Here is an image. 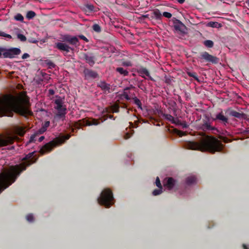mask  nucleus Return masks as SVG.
<instances>
[{
    "label": "nucleus",
    "mask_w": 249,
    "mask_h": 249,
    "mask_svg": "<svg viewBox=\"0 0 249 249\" xmlns=\"http://www.w3.org/2000/svg\"><path fill=\"white\" fill-rule=\"evenodd\" d=\"M14 112L25 116L31 114L25 94L20 93L17 96L6 95L0 98V117H11Z\"/></svg>",
    "instance_id": "nucleus-1"
},
{
    "label": "nucleus",
    "mask_w": 249,
    "mask_h": 249,
    "mask_svg": "<svg viewBox=\"0 0 249 249\" xmlns=\"http://www.w3.org/2000/svg\"><path fill=\"white\" fill-rule=\"evenodd\" d=\"M34 152L29 153L23 158V162L19 165L11 166L7 171L0 173V193L15 181L20 172L36 161V159L34 158Z\"/></svg>",
    "instance_id": "nucleus-2"
},
{
    "label": "nucleus",
    "mask_w": 249,
    "mask_h": 249,
    "mask_svg": "<svg viewBox=\"0 0 249 249\" xmlns=\"http://www.w3.org/2000/svg\"><path fill=\"white\" fill-rule=\"evenodd\" d=\"M189 149L198 150L202 152H209L213 154L216 152H221L223 145L217 138L207 136L199 142H189L187 144Z\"/></svg>",
    "instance_id": "nucleus-3"
},
{
    "label": "nucleus",
    "mask_w": 249,
    "mask_h": 249,
    "mask_svg": "<svg viewBox=\"0 0 249 249\" xmlns=\"http://www.w3.org/2000/svg\"><path fill=\"white\" fill-rule=\"evenodd\" d=\"M98 203L106 208H110L114 204L113 194L109 189H105L98 198Z\"/></svg>",
    "instance_id": "nucleus-4"
},
{
    "label": "nucleus",
    "mask_w": 249,
    "mask_h": 249,
    "mask_svg": "<svg viewBox=\"0 0 249 249\" xmlns=\"http://www.w3.org/2000/svg\"><path fill=\"white\" fill-rule=\"evenodd\" d=\"M70 138V135L67 134L65 136L58 137L57 139L50 142L42 147L40 150V153L43 155L50 152L53 147L63 143L66 140H69Z\"/></svg>",
    "instance_id": "nucleus-5"
},
{
    "label": "nucleus",
    "mask_w": 249,
    "mask_h": 249,
    "mask_svg": "<svg viewBox=\"0 0 249 249\" xmlns=\"http://www.w3.org/2000/svg\"><path fill=\"white\" fill-rule=\"evenodd\" d=\"M54 103L55 104L54 108L57 111V116L60 118L64 117L66 114V107L64 105L63 100L59 97L54 100Z\"/></svg>",
    "instance_id": "nucleus-6"
},
{
    "label": "nucleus",
    "mask_w": 249,
    "mask_h": 249,
    "mask_svg": "<svg viewBox=\"0 0 249 249\" xmlns=\"http://www.w3.org/2000/svg\"><path fill=\"white\" fill-rule=\"evenodd\" d=\"M62 40L64 42H67L70 44L77 47L79 45V40L76 36H71V35H63Z\"/></svg>",
    "instance_id": "nucleus-7"
},
{
    "label": "nucleus",
    "mask_w": 249,
    "mask_h": 249,
    "mask_svg": "<svg viewBox=\"0 0 249 249\" xmlns=\"http://www.w3.org/2000/svg\"><path fill=\"white\" fill-rule=\"evenodd\" d=\"M100 123V120H96L94 119H85L82 121H79L78 124H76V127H80L85 125H97Z\"/></svg>",
    "instance_id": "nucleus-8"
},
{
    "label": "nucleus",
    "mask_w": 249,
    "mask_h": 249,
    "mask_svg": "<svg viewBox=\"0 0 249 249\" xmlns=\"http://www.w3.org/2000/svg\"><path fill=\"white\" fill-rule=\"evenodd\" d=\"M49 125L50 122H45L42 128L31 136L28 143H30L35 141L36 140V137H39L40 135L43 133L46 130L47 128L49 126Z\"/></svg>",
    "instance_id": "nucleus-9"
},
{
    "label": "nucleus",
    "mask_w": 249,
    "mask_h": 249,
    "mask_svg": "<svg viewBox=\"0 0 249 249\" xmlns=\"http://www.w3.org/2000/svg\"><path fill=\"white\" fill-rule=\"evenodd\" d=\"M20 53H21V51L19 49L12 48L4 53L3 55H4L5 57L14 58L16 55L19 54Z\"/></svg>",
    "instance_id": "nucleus-10"
},
{
    "label": "nucleus",
    "mask_w": 249,
    "mask_h": 249,
    "mask_svg": "<svg viewBox=\"0 0 249 249\" xmlns=\"http://www.w3.org/2000/svg\"><path fill=\"white\" fill-rule=\"evenodd\" d=\"M201 56L202 58L206 60L208 62L213 63H217L218 62V59L217 57L210 54L207 52L202 53Z\"/></svg>",
    "instance_id": "nucleus-11"
},
{
    "label": "nucleus",
    "mask_w": 249,
    "mask_h": 249,
    "mask_svg": "<svg viewBox=\"0 0 249 249\" xmlns=\"http://www.w3.org/2000/svg\"><path fill=\"white\" fill-rule=\"evenodd\" d=\"M55 47L59 51L61 52H65L66 53H69L70 50H72V49L69 45L65 43L62 42L55 43Z\"/></svg>",
    "instance_id": "nucleus-12"
},
{
    "label": "nucleus",
    "mask_w": 249,
    "mask_h": 249,
    "mask_svg": "<svg viewBox=\"0 0 249 249\" xmlns=\"http://www.w3.org/2000/svg\"><path fill=\"white\" fill-rule=\"evenodd\" d=\"M175 184V180L172 178H165L163 181L164 186L168 189L173 188Z\"/></svg>",
    "instance_id": "nucleus-13"
},
{
    "label": "nucleus",
    "mask_w": 249,
    "mask_h": 249,
    "mask_svg": "<svg viewBox=\"0 0 249 249\" xmlns=\"http://www.w3.org/2000/svg\"><path fill=\"white\" fill-rule=\"evenodd\" d=\"M219 120L221 121L222 122L225 123H227L228 122V118H226L223 114V112H221L218 114H217L215 118L212 119V120L213 121H215L216 120Z\"/></svg>",
    "instance_id": "nucleus-14"
},
{
    "label": "nucleus",
    "mask_w": 249,
    "mask_h": 249,
    "mask_svg": "<svg viewBox=\"0 0 249 249\" xmlns=\"http://www.w3.org/2000/svg\"><path fill=\"white\" fill-rule=\"evenodd\" d=\"M202 128L203 130H214L216 129L215 127L212 126L211 125V123L209 121H205L204 122V123L202 124Z\"/></svg>",
    "instance_id": "nucleus-15"
},
{
    "label": "nucleus",
    "mask_w": 249,
    "mask_h": 249,
    "mask_svg": "<svg viewBox=\"0 0 249 249\" xmlns=\"http://www.w3.org/2000/svg\"><path fill=\"white\" fill-rule=\"evenodd\" d=\"M196 182L197 178L194 176H190L186 179V183L188 185L196 183Z\"/></svg>",
    "instance_id": "nucleus-16"
},
{
    "label": "nucleus",
    "mask_w": 249,
    "mask_h": 249,
    "mask_svg": "<svg viewBox=\"0 0 249 249\" xmlns=\"http://www.w3.org/2000/svg\"><path fill=\"white\" fill-rule=\"evenodd\" d=\"M99 87L105 92L109 91L110 89V85L107 84L104 82H101L99 84Z\"/></svg>",
    "instance_id": "nucleus-17"
},
{
    "label": "nucleus",
    "mask_w": 249,
    "mask_h": 249,
    "mask_svg": "<svg viewBox=\"0 0 249 249\" xmlns=\"http://www.w3.org/2000/svg\"><path fill=\"white\" fill-rule=\"evenodd\" d=\"M207 26L213 28H219L222 26L221 24L218 22L210 21L207 24Z\"/></svg>",
    "instance_id": "nucleus-18"
},
{
    "label": "nucleus",
    "mask_w": 249,
    "mask_h": 249,
    "mask_svg": "<svg viewBox=\"0 0 249 249\" xmlns=\"http://www.w3.org/2000/svg\"><path fill=\"white\" fill-rule=\"evenodd\" d=\"M116 71L118 72L120 74L123 76H127L128 75V71L122 68H117L116 69Z\"/></svg>",
    "instance_id": "nucleus-19"
},
{
    "label": "nucleus",
    "mask_w": 249,
    "mask_h": 249,
    "mask_svg": "<svg viewBox=\"0 0 249 249\" xmlns=\"http://www.w3.org/2000/svg\"><path fill=\"white\" fill-rule=\"evenodd\" d=\"M139 73L141 74H145L147 76H148L149 79L151 80H153L152 78L150 76L149 71L145 69H141L139 71Z\"/></svg>",
    "instance_id": "nucleus-20"
},
{
    "label": "nucleus",
    "mask_w": 249,
    "mask_h": 249,
    "mask_svg": "<svg viewBox=\"0 0 249 249\" xmlns=\"http://www.w3.org/2000/svg\"><path fill=\"white\" fill-rule=\"evenodd\" d=\"M163 117L167 121H170L172 123H175V120L174 117L172 116H171V115L167 114H164L163 115Z\"/></svg>",
    "instance_id": "nucleus-21"
},
{
    "label": "nucleus",
    "mask_w": 249,
    "mask_h": 249,
    "mask_svg": "<svg viewBox=\"0 0 249 249\" xmlns=\"http://www.w3.org/2000/svg\"><path fill=\"white\" fill-rule=\"evenodd\" d=\"M133 131L129 128L125 134L124 135V140H127V139H129L133 134Z\"/></svg>",
    "instance_id": "nucleus-22"
},
{
    "label": "nucleus",
    "mask_w": 249,
    "mask_h": 249,
    "mask_svg": "<svg viewBox=\"0 0 249 249\" xmlns=\"http://www.w3.org/2000/svg\"><path fill=\"white\" fill-rule=\"evenodd\" d=\"M204 44L207 47L212 48L213 46V42L211 40H207L204 41Z\"/></svg>",
    "instance_id": "nucleus-23"
},
{
    "label": "nucleus",
    "mask_w": 249,
    "mask_h": 249,
    "mask_svg": "<svg viewBox=\"0 0 249 249\" xmlns=\"http://www.w3.org/2000/svg\"><path fill=\"white\" fill-rule=\"evenodd\" d=\"M129 88H126L124 89V91L123 94V96L124 98L126 99L127 100H130V97L129 96L128 93L127 92V90L129 89Z\"/></svg>",
    "instance_id": "nucleus-24"
},
{
    "label": "nucleus",
    "mask_w": 249,
    "mask_h": 249,
    "mask_svg": "<svg viewBox=\"0 0 249 249\" xmlns=\"http://www.w3.org/2000/svg\"><path fill=\"white\" fill-rule=\"evenodd\" d=\"M154 15L156 19H160L162 17L161 13L160 12L159 10L157 9L154 11Z\"/></svg>",
    "instance_id": "nucleus-25"
},
{
    "label": "nucleus",
    "mask_w": 249,
    "mask_h": 249,
    "mask_svg": "<svg viewBox=\"0 0 249 249\" xmlns=\"http://www.w3.org/2000/svg\"><path fill=\"white\" fill-rule=\"evenodd\" d=\"M133 101L134 103L138 106V107L142 109L141 102L137 97H135L133 98Z\"/></svg>",
    "instance_id": "nucleus-26"
},
{
    "label": "nucleus",
    "mask_w": 249,
    "mask_h": 249,
    "mask_svg": "<svg viewBox=\"0 0 249 249\" xmlns=\"http://www.w3.org/2000/svg\"><path fill=\"white\" fill-rule=\"evenodd\" d=\"M119 107L117 104H114L111 107L110 110L112 112H117L119 111Z\"/></svg>",
    "instance_id": "nucleus-27"
},
{
    "label": "nucleus",
    "mask_w": 249,
    "mask_h": 249,
    "mask_svg": "<svg viewBox=\"0 0 249 249\" xmlns=\"http://www.w3.org/2000/svg\"><path fill=\"white\" fill-rule=\"evenodd\" d=\"M162 192V188H159V189H156L154 191H153L152 194L153 196H157L158 195H160L161 194Z\"/></svg>",
    "instance_id": "nucleus-28"
},
{
    "label": "nucleus",
    "mask_w": 249,
    "mask_h": 249,
    "mask_svg": "<svg viewBox=\"0 0 249 249\" xmlns=\"http://www.w3.org/2000/svg\"><path fill=\"white\" fill-rule=\"evenodd\" d=\"M35 15H36V14L34 12L30 11L27 13V18L28 19H32L35 17Z\"/></svg>",
    "instance_id": "nucleus-29"
},
{
    "label": "nucleus",
    "mask_w": 249,
    "mask_h": 249,
    "mask_svg": "<svg viewBox=\"0 0 249 249\" xmlns=\"http://www.w3.org/2000/svg\"><path fill=\"white\" fill-rule=\"evenodd\" d=\"M86 59L87 61L89 63L90 65H92L94 63V61L93 59V58L90 56H86Z\"/></svg>",
    "instance_id": "nucleus-30"
},
{
    "label": "nucleus",
    "mask_w": 249,
    "mask_h": 249,
    "mask_svg": "<svg viewBox=\"0 0 249 249\" xmlns=\"http://www.w3.org/2000/svg\"><path fill=\"white\" fill-rule=\"evenodd\" d=\"M15 19L17 20L22 21L24 20V18L21 14H18L15 16Z\"/></svg>",
    "instance_id": "nucleus-31"
},
{
    "label": "nucleus",
    "mask_w": 249,
    "mask_h": 249,
    "mask_svg": "<svg viewBox=\"0 0 249 249\" xmlns=\"http://www.w3.org/2000/svg\"><path fill=\"white\" fill-rule=\"evenodd\" d=\"M87 75L93 78H95L97 76V73L93 71H88Z\"/></svg>",
    "instance_id": "nucleus-32"
},
{
    "label": "nucleus",
    "mask_w": 249,
    "mask_h": 249,
    "mask_svg": "<svg viewBox=\"0 0 249 249\" xmlns=\"http://www.w3.org/2000/svg\"><path fill=\"white\" fill-rule=\"evenodd\" d=\"M17 37L20 41H25L26 40V37L22 34H18Z\"/></svg>",
    "instance_id": "nucleus-33"
},
{
    "label": "nucleus",
    "mask_w": 249,
    "mask_h": 249,
    "mask_svg": "<svg viewBox=\"0 0 249 249\" xmlns=\"http://www.w3.org/2000/svg\"><path fill=\"white\" fill-rule=\"evenodd\" d=\"M231 115L235 117L239 118L241 117L242 114L238 112L233 111L231 112Z\"/></svg>",
    "instance_id": "nucleus-34"
},
{
    "label": "nucleus",
    "mask_w": 249,
    "mask_h": 249,
    "mask_svg": "<svg viewBox=\"0 0 249 249\" xmlns=\"http://www.w3.org/2000/svg\"><path fill=\"white\" fill-rule=\"evenodd\" d=\"M93 29L97 32H99L101 31L100 27L99 26V25H98L97 24L93 25Z\"/></svg>",
    "instance_id": "nucleus-35"
},
{
    "label": "nucleus",
    "mask_w": 249,
    "mask_h": 249,
    "mask_svg": "<svg viewBox=\"0 0 249 249\" xmlns=\"http://www.w3.org/2000/svg\"><path fill=\"white\" fill-rule=\"evenodd\" d=\"M155 183H156V186H157L159 188H162V186L161 185V183L160 182V179H159V177H157L156 178V181H155Z\"/></svg>",
    "instance_id": "nucleus-36"
},
{
    "label": "nucleus",
    "mask_w": 249,
    "mask_h": 249,
    "mask_svg": "<svg viewBox=\"0 0 249 249\" xmlns=\"http://www.w3.org/2000/svg\"><path fill=\"white\" fill-rule=\"evenodd\" d=\"M26 219L28 221L31 222L34 220V216L32 214H29L26 216Z\"/></svg>",
    "instance_id": "nucleus-37"
},
{
    "label": "nucleus",
    "mask_w": 249,
    "mask_h": 249,
    "mask_svg": "<svg viewBox=\"0 0 249 249\" xmlns=\"http://www.w3.org/2000/svg\"><path fill=\"white\" fill-rule=\"evenodd\" d=\"M0 36H4V37H8V38H12V36L9 35H8L3 32H0Z\"/></svg>",
    "instance_id": "nucleus-38"
},
{
    "label": "nucleus",
    "mask_w": 249,
    "mask_h": 249,
    "mask_svg": "<svg viewBox=\"0 0 249 249\" xmlns=\"http://www.w3.org/2000/svg\"><path fill=\"white\" fill-rule=\"evenodd\" d=\"M187 74H188L189 76L194 78L196 80H197L198 79L197 76H196V73L192 72H190V71H188V72H187Z\"/></svg>",
    "instance_id": "nucleus-39"
},
{
    "label": "nucleus",
    "mask_w": 249,
    "mask_h": 249,
    "mask_svg": "<svg viewBox=\"0 0 249 249\" xmlns=\"http://www.w3.org/2000/svg\"><path fill=\"white\" fill-rule=\"evenodd\" d=\"M183 26V25L182 23L179 24H176L174 25V28L176 30H181V27Z\"/></svg>",
    "instance_id": "nucleus-40"
},
{
    "label": "nucleus",
    "mask_w": 249,
    "mask_h": 249,
    "mask_svg": "<svg viewBox=\"0 0 249 249\" xmlns=\"http://www.w3.org/2000/svg\"><path fill=\"white\" fill-rule=\"evenodd\" d=\"M163 16L168 18H170L172 17V14L169 12H165L163 14Z\"/></svg>",
    "instance_id": "nucleus-41"
},
{
    "label": "nucleus",
    "mask_w": 249,
    "mask_h": 249,
    "mask_svg": "<svg viewBox=\"0 0 249 249\" xmlns=\"http://www.w3.org/2000/svg\"><path fill=\"white\" fill-rule=\"evenodd\" d=\"M122 65L125 67H131L132 64L130 61H125L123 62Z\"/></svg>",
    "instance_id": "nucleus-42"
},
{
    "label": "nucleus",
    "mask_w": 249,
    "mask_h": 249,
    "mask_svg": "<svg viewBox=\"0 0 249 249\" xmlns=\"http://www.w3.org/2000/svg\"><path fill=\"white\" fill-rule=\"evenodd\" d=\"M79 37L81 39L85 40L86 42H88V39L86 37H85L84 36H83V35H80L79 36Z\"/></svg>",
    "instance_id": "nucleus-43"
},
{
    "label": "nucleus",
    "mask_w": 249,
    "mask_h": 249,
    "mask_svg": "<svg viewBox=\"0 0 249 249\" xmlns=\"http://www.w3.org/2000/svg\"><path fill=\"white\" fill-rule=\"evenodd\" d=\"M54 93V90L53 89H49V94L50 95H53Z\"/></svg>",
    "instance_id": "nucleus-44"
},
{
    "label": "nucleus",
    "mask_w": 249,
    "mask_h": 249,
    "mask_svg": "<svg viewBox=\"0 0 249 249\" xmlns=\"http://www.w3.org/2000/svg\"><path fill=\"white\" fill-rule=\"evenodd\" d=\"M29 56V55L28 53H24L22 55V58L25 59V58H28Z\"/></svg>",
    "instance_id": "nucleus-45"
},
{
    "label": "nucleus",
    "mask_w": 249,
    "mask_h": 249,
    "mask_svg": "<svg viewBox=\"0 0 249 249\" xmlns=\"http://www.w3.org/2000/svg\"><path fill=\"white\" fill-rule=\"evenodd\" d=\"M177 134H178V135L180 137L184 135V133L181 131H178V133H177Z\"/></svg>",
    "instance_id": "nucleus-46"
},
{
    "label": "nucleus",
    "mask_w": 249,
    "mask_h": 249,
    "mask_svg": "<svg viewBox=\"0 0 249 249\" xmlns=\"http://www.w3.org/2000/svg\"><path fill=\"white\" fill-rule=\"evenodd\" d=\"M44 139V136H41L39 138V142H42Z\"/></svg>",
    "instance_id": "nucleus-47"
},
{
    "label": "nucleus",
    "mask_w": 249,
    "mask_h": 249,
    "mask_svg": "<svg viewBox=\"0 0 249 249\" xmlns=\"http://www.w3.org/2000/svg\"><path fill=\"white\" fill-rule=\"evenodd\" d=\"M49 65L50 67H54V65L53 64V63L52 62H50L49 63Z\"/></svg>",
    "instance_id": "nucleus-48"
},
{
    "label": "nucleus",
    "mask_w": 249,
    "mask_h": 249,
    "mask_svg": "<svg viewBox=\"0 0 249 249\" xmlns=\"http://www.w3.org/2000/svg\"><path fill=\"white\" fill-rule=\"evenodd\" d=\"M177 1L180 3H183L185 1V0H177Z\"/></svg>",
    "instance_id": "nucleus-49"
},
{
    "label": "nucleus",
    "mask_w": 249,
    "mask_h": 249,
    "mask_svg": "<svg viewBox=\"0 0 249 249\" xmlns=\"http://www.w3.org/2000/svg\"><path fill=\"white\" fill-rule=\"evenodd\" d=\"M243 248L244 249H249L247 248V246L245 245H243Z\"/></svg>",
    "instance_id": "nucleus-50"
},
{
    "label": "nucleus",
    "mask_w": 249,
    "mask_h": 249,
    "mask_svg": "<svg viewBox=\"0 0 249 249\" xmlns=\"http://www.w3.org/2000/svg\"><path fill=\"white\" fill-rule=\"evenodd\" d=\"M2 49H0V56H1V52H2Z\"/></svg>",
    "instance_id": "nucleus-51"
},
{
    "label": "nucleus",
    "mask_w": 249,
    "mask_h": 249,
    "mask_svg": "<svg viewBox=\"0 0 249 249\" xmlns=\"http://www.w3.org/2000/svg\"><path fill=\"white\" fill-rule=\"evenodd\" d=\"M224 141L225 142H228V141H227V139H224Z\"/></svg>",
    "instance_id": "nucleus-52"
},
{
    "label": "nucleus",
    "mask_w": 249,
    "mask_h": 249,
    "mask_svg": "<svg viewBox=\"0 0 249 249\" xmlns=\"http://www.w3.org/2000/svg\"><path fill=\"white\" fill-rule=\"evenodd\" d=\"M247 3H248L249 6V0H247Z\"/></svg>",
    "instance_id": "nucleus-53"
},
{
    "label": "nucleus",
    "mask_w": 249,
    "mask_h": 249,
    "mask_svg": "<svg viewBox=\"0 0 249 249\" xmlns=\"http://www.w3.org/2000/svg\"><path fill=\"white\" fill-rule=\"evenodd\" d=\"M112 116H109V118H112Z\"/></svg>",
    "instance_id": "nucleus-54"
}]
</instances>
